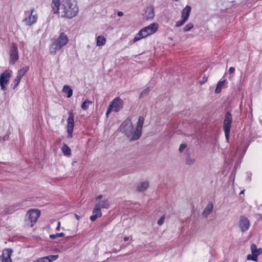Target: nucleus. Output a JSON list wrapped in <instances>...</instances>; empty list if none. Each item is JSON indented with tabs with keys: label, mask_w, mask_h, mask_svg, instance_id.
<instances>
[{
	"label": "nucleus",
	"mask_w": 262,
	"mask_h": 262,
	"mask_svg": "<svg viewBox=\"0 0 262 262\" xmlns=\"http://www.w3.org/2000/svg\"><path fill=\"white\" fill-rule=\"evenodd\" d=\"M58 10H52L54 14L59 13L60 17L71 19L76 16L79 12L76 0H62L59 6H57Z\"/></svg>",
	"instance_id": "obj_1"
},
{
	"label": "nucleus",
	"mask_w": 262,
	"mask_h": 262,
	"mask_svg": "<svg viewBox=\"0 0 262 262\" xmlns=\"http://www.w3.org/2000/svg\"><path fill=\"white\" fill-rule=\"evenodd\" d=\"M69 39L67 35L63 32L60 34L59 37L55 39L50 47V52L52 55H55L56 52L60 50L63 46L68 43Z\"/></svg>",
	"instance_id": "obj_2"
},
{
	"label": "nucleus",
	"mask_w": 262,
	"mask_h": 262,
	"mask_svg": "<svg viewBox=\"0 0 262 262\" xmlns=\"http://www.w3.org/2000/svg\"><path fill=\"white\" fill-rule=\"evenodd\" d=\"M158 29V25L156 23L142 28L135 36L133 42H135L143 38L155 33Z\"/></svg>",
	"instance_id": "obj_3"
},
{
	"label": "nucleus",
	"mask_w": 262,
	"mask_h": 262,
	"mask_svg": "<svg viewBox=\"0 0 262 262\" xmlns=\"http://www.w3.org/2000/svg\"><path fill=\"white\" fill-rule=\"evenodd\" d=\"M232 122V116L230 112H227L225 114L223 122V129L225 132L226 139L228 141L229 139L230 128Z\"/></svg>",
	"instance_id": "obj_4"
},
{
	"label": "nucleus",
	"mask_w": 262,
	"mask_h": 262,
	"mask_svg": "<svg viewBox=\"0 0 262 262\" xmlns=\"http://www.w3.org/2000/svg\"><path fill=\"white\" fill-rule=\"evenodd\" d=\"M120 132L124 133L125 135L129 137L134 134V126L132 122L131 119L127 118L121 124L120 127Z\"/></svg>",
	"instance_id": "obj_5"
},
{
	"label": "nucleus",
	"mask_w": 262,
	"mask_h": 262,
	"mask_svg": "<svg viewBox=\"0 0 262 262\" xmlns=\"http://www.w3.org/2000/svg\"><path fill=\"white\" fill-rule=\"evenodd\" d=\"M144 121V118L142 116H140L138 118L137 124L136 127V131L134 132L130 140H137L140 138L142 134V129Z\"/></svg>",
	"instance_id": "obj_6"
},
{
	"label": "nucleus",
	"mask_w": 262,
	"mask_h": 262,
	"mask_svg": "<svg viewBox=\"0 0 262 262\" xmlns=\"http://www.w3.org/2000/svg\"><path fill=\"white\" fill-rule=\"evenodd\" d=\"M34 12V9H32L30 12L27 11L25 12L26 16L23 20V22L26 25L31 26L36 22L38 16L37 14H33Z\"/></svg>",
	"instance_id": "obj_7"
},
{
	"label": "nucleus",
	"mask_w": 262,
	"mask_h": 262,
	"mask_svg": "<svg viewBox=\"0 0 262 262\" xmlns=\"http://www.w3.org/2000/svg\"><path fill=\"white\" fill-rule=\"evenodd\" d=\"M40 215V212L38 210H29L26 214V220L31 223V226L32 227L36 222Z\"/></svg>",
	"instance_id": "obj_8"
},
{
	"label": "nucleus",
	"mask_w": 262,
	"mask_h": 262,
	"mask_svg": "<svg viewBox=\"0 0 262 262\" xmlns=\"http://www.w3.org/2000/svg\"><path fill=\"white\" fill-rule=\"evenodd\" d=\"M69 117L67 120V132L68 138L71 139L74 126V114L72 112L68 113Z\"/></svg>",
	"instance_id": "obj_9"
},
{
	"label": "nucleus",
	"mask_w": 262,
	"mask_h": 262,
	"mask_svg": "<svg viewBox=\"0 0 262 262\" xmlns=\"http://www.w3.org/2000/svg\"><path fill=\"white\" fill-rule=\"evenodd\" d=\"M250 226V223L249 219L244 215L239 217L238 221V227L242 232L248 231Z\"/></svg>",
	"instance_id": "obj_10"
},
{
	"label": "nucleus",
	"mask_w": 262,
	"mask_h": 262,
	"mask_svg": "<svg viewBox=\"0 0 262 262\" xmlns=\"http://www.w3.org/2000/svg\"><path fill=\"white\" fill-rule=\"evenodd\" d=\"M109 106H111L113 111L118 112L123 108V101L119 97H116L111 101Z\"/></svg>",
	"instance_id": "obj_11"
},
{
	"label": "nucleus",
	"mask_w": 262,
	"mask_h": 262,
	"mask_svg": "<svg viewBox=\"0 0 262 262\" xmlns=\"http://www.w3.org/2000/svg\"><path fill=\"white\" fill-rule=\"evenodd\" d=\"M10 59L9 63L10 64H14L18 59V51L17 47L13 45L10 50L9 52Z\"/></svg>",
	"instance_id": "obj_12"
},
{
	"label": "nucleus",
	"mask_w": 262,
	"mask_h": 262,
	"mask_svg": "<svg viewBox=\"0 0 262 262\" xmlns=\"http://www.w3.org/2000/svg\"><path fill=\"white\" fill-rule=\"evenodd\" d=\"M10 77L11 74L7 72H4L0 75V86L2 90H6V85L9 83Z\"/></svg>",
	"instance_id": "obj_13"
},
{
	"label": "nucleus",
	"mask_w": 262,
	"mask_h": 262,
	"mask_svg": "<svg viewBox=\"0 0 262 262\" xmlns=\"http://www.w3.org/2000/svg\"><path fill=\"white\" fill-rule=\"evenodd\" d=\"M13 250L12 249L7 248L5 249L1 256V260L2 262H12L11 256Z\"/></svg>",
	"instance_id": "obj_14"
},
{
	"label": "nucleus",
	"mask_w": 262,
	"mask_h": 262,
	"mask_svg": "<svg viewBox=\"0 0 262 262\" xmlns=\"http://www.w3.org/2000/svg\"><path fill=\"white\" fill-rule=\"evenodd\" d=\"M110 207V203L107 199L99 200L95 205L94 209L101 211V209H108Z\"/></svg>",
	"instance_id": "obj_15"
},
{
	"label": "nucleus",
	"mask_w": 262,
	"mask_h": 262,
	"mask_svg": "<svg viewBox=\"0 0 262 262\" xmlns=\"http://www.w3.org/2000/svg\"><path fill=\"white\" fill-rule=\"evenodd\" d=\"M58 255H50L38 258L33 262H52L58 258Z\"/></svg>",
	"instance_id": "obj_16"
},
{
	"label": "nucleus",
	"mask_w": 262,
	"mask_h": 262,
	"mask_svg": "<svg viewBox=\"0 0 262 262\" xmlns=\"http://www.w3.org/2000/svg\"><path fill=\"white\" fill-rule=\"evenodd\" d=\"M213 209V204L212 202H210L208 203L206 207L205 208L204 211L202 212V215L205 217L207 218L208 216L210 214Z\"/></svg>",
	"instance_id": "obj_17"
},
{
	"label": "nucleus",
	"mask_w": 262,
	"mask_h": 262,
	"mask_svg": "<svg viewBox=\"0 0 262 262\" xmlns=\"http://www.w3.org/2000/svg\"><path fill=\"white\" fill-rule=\"evenodd\" d=\"M155 16L154 8L153 6H150L145 10V17L147 19H152Z\"/></svg>",
	"instance_id": "obj_18"
},
{
	"label": "nucleus",
	"mask_w": 262,
	"mask_h": 262,
	"mask_svg": "<svg viewBox=\"0 0 262 262\" xmlns=\"http://www.w3.org/2000/svg\"><path fill=\"white\" fill-rule=\"evenodd\" d=\"M191 11V7L187 5L182 11L181 18H184L186 20L188 19Z\"/></svg>",
	"instance_id": "obj_19"
},
{
	"label": "nucleus",
	"mask_w": 262,
	"mask_h": 262,
	"mask_svg": "<svg viewBox=\"0 0 262 262\" xmlns=\"http://www.w3.org/2000/svg\"><path fill=\"white\" fill-rule=\"evenodd\" d=\"M148 182L147 181H144L138 185L137 186V190L139 192H144L148 188Z\"/></svg>",
	"instance_id": "obj_20"
},
{
	"label": "nucleus",
	"mask_w": 262,
	"mask_h": 262,
	"mask_svg": "<svg viewBox=\"0 0 262 262\" xmlns=\"http://www.w3.org/2000/svg\"><path fill=\"white\" fill-rule=\"evenodd\" d=\"M93 215L90 216V219L91 221H95L97 218L100 217L102 216L101 211H98L96 209H93Z\"/></svg>",
	"instance_id": "obj_21"
},
{
	"label": "nucleus",
	"mask_w": 262,
	"mask_h": 262,
	"mask_svg": "<svg viewBox=\"0 0 262 262\" xmlns=\"http://www.w3.org/2000/svg\"><path fill=\"white\" fill-rule=\"evenodd\" d=\"M63 155L67 156H70L71 155V150L70 148L65 143L63 144V145L61 148Z\"/></svg>",
	"instance_id": "obj_22"
},
{
	"label": "nucleus",
	"mask_w": 262,
	"mask_h": 262,
	"mask_svg": "<svg viewBox=\"0 0 262 262\" xmlns=\"http://www.w3.org/2000/svg\"><path fill=\"white\" fill-rule=\"evenodd\" d=\"M106 38L103 36H98L96 38V45L97 46H103L105 44Z\"/></svg>",
	"instance_id": "obj_23"
},
{
	"label": "nucleus",
	"mask_w": 262,
	"mask_h": 262,
	"mask_svg": "<svg viewBox=\"0 0 262 262\" xmlns=\"http://www.w3.org/2000/svg\"><path fill=\"white\" fill-rule=\"evenodd\" d=\"M226 82V80H220L216 85V89L215 90V93L216 94L220 93L222 89L223 88L224 85Z\"/></svg>",
	"instance_id": "obj_24"
},
{
	"label": "nucleus",
	"mask_w": 262,
	"mask_h": 262,
	"mask_svg": "<svg viewBox=\"0 0 262 262\" xmlns=\"http://www.w3.org/2000/svg\"><path fill=\"white\" fill-rule=\"evenodd\" d=\"M62 91L64 93L67 94V97L70 98L73 94V91L68 85H64Z\"/></svg>",
	"instance_id": "obj_25"
},
{
	"label": "nucleus",
	"mask_w": 262,
	"mask_h": 262,
	"mask_svg": "<svg viewBox=\"0 0 262 262\" xmlns=\"http://www.w3.org/2000/svg\"><path fill=\"white\" fill-rule=\"evenodd\" d=\"M29 67H28L22 68L21 69L18 70L17 76L22 78V77L27 73Z\"/></svg>",
	"instance_id": "obj_26"
},
{
	"label": "nucleus",
	"mask_w": 262,
	"mask_h": 262,
	"mask_svg": "<svg viewBox=\"0 0 262 262\" xmlns=\"http://www.w3.org/2000/svg\"><path fill=\"white\" fill-rule=\"evenodd\" d=\"M92 103V102L91 101H90L88 99H85L81 104V108L85 111L89 108L90 105Z\"/></svg>",
	"instance_id": "obj_27"
},
{
	"label": "nucleus",
	"mask_w": 262,
	"mask_h": 262,
	"mask_svg": "<svg viewBox=\"0 0 262 262\" xmlns=\"http://www.w3.org/2000/svg\"><path fill=\"white\" fill-rule=\"evenodd\" d=\"M195 162V159L194 158H192L190 157L189 155H188L186 158V164L189 165H192L194 164Z\"/></svg>",
	"instance_id": "obj_28"
},
{
	"label": "nucleus",
	"mask_w": 262,
	"mask_h": 262,
	"mask_svg": "<svg viewBox=\"0 0 262 262\" xmlns=\"http://www.w3.org/2000/svg\"><path fill=\"white\" fill-rule=\"evenodd\" d=\"M60 0H52L51 7L52 10H55L57 11L58 9L57 6H59V4L60 3Z\"/></svg>",
	"instance_id": "obj_29"
},
{
	"label": "nucleus",
	"mask_w": 262,
	"mask_h": 262,
	"mask_svg": "<svg viewBox=\"0 0 262 262\" xmlns=\"http://www.w3.org/2000/svg\"><path fill=\"white\" fill-rule=\"evenodd\" d=\"M257 257L258 256L254 253H252V254H249L247 255V259L257 261L258 260Z\"/></svg>",
	"instance_id": "obj_30"
},
{
	"label": "nucleus",
	"mask_w": 262,
	"mask_h": 262,
	"mask_svg": "<svg viewBox=\"0 0 262 262\" xmlns=\"http://www.w3.org/2000/svg\"><path fill=\"white\" fill-rule=\"evenodd\" d=\"M18 208L19 206L18 205L12 206L6 211V212L8 214H11Z\"/></svg>",
	"instance_id": "obj_31"
},
{
	"label": "nucleus",
	"mask_w": 262,
	"mask_h": 262,
	"mask_svg": "<svg viewBox=\"0 0 262 262\" xmlns=\"http://www.w3.org/2000/svg\"><path fill=\"white\" fill-rule=\"evenodd\" d=\"M64 236V233L63 232H61V233H56V234H51V235H50V237L51 239H55L56 238L60 237H63Z\"/></svg>",
	"instance_id": "obj_32"
},
{
	"label": "nucleus",
	"mask_w": 262,
	"mask_h": 262,
	"mask_svg": "<svg viewBox=\"0 0 262 262\" xmlns=\"http://www.w3.org/2000/svg\"><path fill=\"white\" fill-rule=\"evenodd\" d=\"M193 27V24L192 23H189L184 27L183 30L184 32H187L190 30Z\"/></svg>",
	"instance_id": "obj_33"
},
{
	"label": "nucleus",
	"mask_w": 262,
	"mask_h": 262,
	"mask_svg": "<svg viewBox=\"0 0 262 262\" xmlns=\"http://www.w3.org/2000/svg\"><path fill=\"white\" fill-rule=\"evenodd\" d=\"M21 79V78L16 76V77L14 79V84L13 86V89H15L18 86Z\"/></svg>",
	"instance_id": "obj_34"
},
{
	"label": "nucleus",
	"mask_w": 262,
	"mask_h": 262,
	"mask_svg": "<svg viewBox=\"0 0 262 262\" xmlns=\"http://www.w3.org/2000/svg\"><path fill=\"white\" fill-rule=\"evenodd\" d=\"M149 91H150L149 88H147L146 89L143 90L141 92V93L139 96V98H141L143 97L144 96L147 95L149 92Z\"/></svg>",
	"instance_id": "obj_35"
},
{
	"label": "nucleus",
	"mask_w": 262,
	"mask_h": 262,
	"mask_svg": "<svg viewBox=\"0 0 262 262\" xmlns=\"http://www.w3.org/2000/svg\"><path fill=\"white\" fill-rule=\"evenodd\" d=\"M186 21V19H184V18H181V20L178 21L176 23V27H180L184 24V23Z\"/></svg>",
	"instance_id": "obj_36"
},
{
	"label": "nucleus",
	"mask_w": 262,
	"mask_h": 262,
	"mask_svg": "<svg viewBox=\"0 0 262 262\" xmlns=\"http://www.w3.org/2000/svg\"><path fill=\"white\" fill-rule=\"evenodd\" d=\"M164 220H165V215H162L160 219L158 220V224L159 225V226H161L163 223H164Z\"/></svg>",
	"instance_id": "obj_37"
},
{
	"label": "nucleus",
	"mask_w": 262,
	"mask_h": 262,
	"mask_svg": "<svg viewBox=\"0 0 262 262\" xmlns=\"http://www.w3.org/2000/svg\"><path fill=\"white\" fill-rule=\"evenodd\" d=\"M257 249V246L255 244H252L251 245V253H253L254 252H255V251Z\"/></svg>",
	"instance_id": "obj_38"
},
{
	"label": "nucleus",
	"mask_w": 262,
	"mask_h": 262,
	"mask_svg": "<svg viewBox=\"0 0 262 262\" xmlns=\"http://www.w3.org/2000/svg\"><path fill=\"white\" fill-rule=\"evenodd\" d=\"M186 147V145L184 144H181L179 147V150L180 152H182L184 149Z\"/></svg>",
	"instance_id": "obj_39"
},
{
	"label": "nucleus",
	"mask_w": 262,
	"mask_h": 262,
	"mask_svg": "<svg viewBox=\"0 0 262 262\" xmlns=\"http://www.w3.org/2000/svg\"><path fill=\"white\" fill-rule=\"evenodd\" d=\"M257 256L260 254H262V249L261 248H259V249H257L256 251H255V252H254Z\"/></svg>",
	"instance_id": "obj_40"
},
{
	"label": "nucleus",
	"mask_w": 262,
	"mask_h": 262,
	"mask_svg": "<svg viewBox=\"0 0 262 262\" xmlns=\"http://www.w3.org/2000/svg\"><path fill=\"white\" fill-rule=\"evenodd\" d=\"M112 111H113L112 108L111 107V106H108L106 112V116L107 117L108 116L109 114Z\"/></svg>",
	"instance_id": "obj_41"
},
{
	"label": "nucleus",
	"mask_w": 262,
	"mask_h": 262,
	"mask_svg": "<svg viewBox=\"0 0 262 262\" xmlns=\"http://www.w3.org/2000/svg\"><path fill=\"white\" fill-rule=\"evenodd\" d=\"M234 72H235V69H234V68H233V67H230V68L229 69L228 72H229L230 74L233 73Z\"/></svg>",
	"instance_id": "obj_42"
},
{
	"label": "nucleus",
	"mask_w": 262,
	"mask_h": 262,
	"mask_svg": "<svg viewBox=\"0 0 262 262\" xmlns=\"http://www.w3.org/2000/svg\"><path fill=\"white\" fill-rule=\"evenodd\" d=\"M207 81V78L204 77L202 80L201 81V84L204 83Z\"/></svg>",
	"instance_id": "obj_43"
},
{
	"label": "nucleus",
	"mask_w": 262,
	"mask_h": 262,
	"mask_svg": "<svg viewBox=\"0 0 262 262\" xmlns=\"http://www.w3.org/2000/svg\"><path fill=\"white\" fill-rule=\"evenodd\" d=\"M60 222H58V226H57V227L56 228V231H59L60 230Z\"/></svg>",
	"instance_id": "obj_44"
},
{
	"label": "nucleus",
	"mask_w": 262,
	"mask_h": 262,
	"mask_svg": "<svg viewBox=\"0 0 262 262\" xmlns=\"http://www.w3.org/2000/svg\"><path fill=\"white\" fill-rule=\"evenodd\" d=\"M102 198V194H100L98 196H97L96 198V200L97 201V200H100V199Z\"/></svg>",
	"instance_id": "obj_45"
},
{
	"label": "nucleus",
	"mask_w": 262,
	"mask_h": 262,
	"mask_svg": "<svg viewBox=\"0 0 262 262\" xmlns=\"http://www.w3.org/2000/svg\"><path fill=\"white\" fill-rule=\"evenodd\" d=\"M117 14L119 16H122L123 15V13L122 12L119 11L118 12Z\"/></svg>",
	"instance_id": "obj_46"
},
{
	"label": "nucleus",
	"mask_w": 262,
	"mask_h": 262,
	"mask_svg": "<svg viewBox=\"0 0 262 262\" xmlns=\"http://www.w3.org/2000/svg\"><path fill=\"white\" fill-rule=\"evenodd\" d=\"M129 237H128V236H125V237H124V241H125V242H126V241H128V240H129Z\"/></svg>",
	"instance_id": "obj_47"
},
{
	"label": "nucleus",
	"mask_w": 262,
	"mask_h": 262,
	"mask_svg": "<svg viewBox=\"0 0 262 262\" xmlns=\"http://www.w3.org/2000/svg\"><path fill=\"white\" fill-rule=\"evenodd\" d=\"M76 218L77 220H79L80 219V216L77 214H75Z\"/></svg>",
	"instance_id": "obj_48"
},
{
	"label": "nucleus",
	"mask_w": 262,
	"mask_h": 262,
	"mask_svg": "<svg viewBox=\"0 0 262 262\" xmlns=\"http://www.w3.org/2000/svg\"><path fill=\"white\" fill-rule=\"evenodd\" d=\"M244 193V190H242L241 192H240V194H243Z\"/></svg>",
	"instance_id": "obj_49"
}]
</instances>
